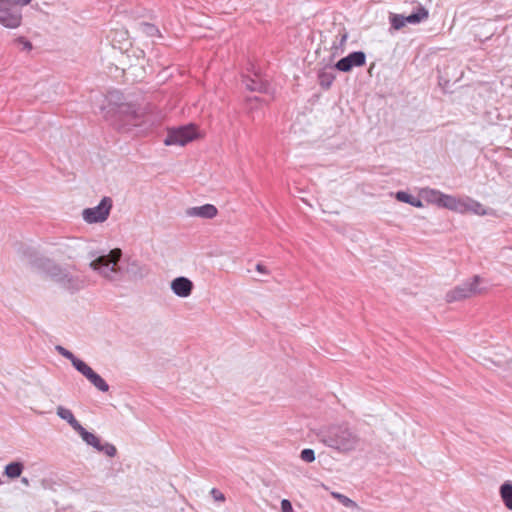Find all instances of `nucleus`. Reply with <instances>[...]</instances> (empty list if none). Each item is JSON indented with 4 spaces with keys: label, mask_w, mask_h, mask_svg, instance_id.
Listing matches in <instances>:
<instances>
[{
    "label": "nucleus",
    "mask_w": 512,
    "mask_h": 512,
    "mask_svg": "<svg viewBox=\"0 0 512 512\" xmlns=\"http://www.w3.org/2000/svg\"><path fill=\"white\" fill-rule=\"evenodd\" d=\"M98 113L112 126L122 131H130L142 125V115L133 104L127 102L119 91H110L94 100Z\"/></svg>",
    "instance_id": "1"
},
{
    "label": "nucleus",
    "mask_w": 512,
    "mask_h": 512,
    "mask_svg": "<svg viewBox=\"0 0 512 512\" xmlns=\"http://www.w3.org/2000/svg\"><path fill=\"white\" fill-rule=\"evenodd\" d=\"M325 446L342 454L355 451L361 443L358 433L348 425H332L319 434Z\"/></svg>",
    "instance_id": "2"
},
{
    "label": "nucleus",
    "mask_w": 512,
    "mask_h": 512,
    "mask_svg": "<svg viewBox=\"0 0 512 512\" xmlns=\"http://www.w3.org/2000/svg\"><path fill=\"white\" fill-rule=\"evenodd\" d=\"M122 251L119 248L100 254L92 259L89 267L103 280L116 282L122 278V269L119 265Z\"/></svg>",
    "instance_id": "3"
},
{
    "label": "nucleus",
    "mask_w": 512,
    "mask_h": 512,
    "mask_svg": "<svg viewBox=\"0 0 512 512\" xmlns=\"http://www.w3.org/2000/svg\"><path fill=\"white\" fill-rule=\"evenodd\" d=\"M32 0H0V25L15 30L23 24L21 8L29 5Z\"/></svg>",
    "instance_id": "4"
},
{
    "label": "nucleus",
    "mask_w": 512,
    "mask_h": 512,
    "mask_svg": "<svg viewBox=\"0 0 512 512\" xmlns=\"http://www.w3.org/2000/svg\"><path fill=\"white\" fill-rule=\"evenodd\" d=\"M41 269L53 281L60 283L64 288L70 290H79L83 287V281L72 275L66 270H62L54 265L50 260H46L41 264Z\"/></svg>",
    "instance_id": "5"
},
{
    "label": "nucleus",
    "mask_w": 512,
    "mask_h": 512,
    "mask_svg": "<svg viewBox=\"0 0 512 512\" xmlns=\"http://www.w3.org/2000/svg\"><path fill=\"white\" fill-rule=\"evenodd\" d=\"M199 137L200 135L197 127L192 124L177 128H170L168 129L167 136L164 139V145L185 146Z\"/></svg>",
    "instance_id": "6"
},
{
    "label": "nucleus",
    "mask_w": 512,
    "mask_h": 512,
    "mask_svg": "<svg viewBox=\"0 0 512 512\" xmlns=\"http://www.w3.org/2000/svg\"><path fill=\"white\" fill-rule=\"evenodd\" d=\"M419 196L422 200H424L427 204L435 205L439 208H445L451 211H455L457 209L456 201L457 197L449 194H445L440 190L433 188H422L419 191Z\"/></svg>",
    "instance_id": "7"
},
{
    "label": "nucleus",
    "mask_w": 512,
    "mask_h": 512,
    "mask_svg": "<svg viewBox=\"0 0 512 512\" xmlns=\"http://www.w3.org/2000/svg\"><path fill=\"white\" fill-rule=\"evenodd\" d=\"M480 282L481 278L474 276L471 280L447 292L445 296L446 301L452 303L482 293V289L479 287Z\"/></svg>",
    "instance_id": "8"
},
{
    "label": "nucleus",
    "mask_w": 512,
    "mask_h": 512,
    "mask_svg": "<svg viewBox=\"0 0 512 512\" xmlns=\"http://www.w3.org/2000/svg\"><path fill=\"white\" fill-rule=\"evenodd\" d=\"M112 206V199L103 197L97 206L84 209L82 218L88 224L103 223L108 219Z\"/></svg>",
    "instance_id": "9"
},
{
    "label": "nucleus",
    "mask_w": 512,
    "mask_h": 512,
    "mask_svg": "<svg viewBox=\"0 0 512 512\" xmlns=\"http://www.w3.org/2000/svg\"><path fill=\"white\" fill-rule=\"evenodd\" d=\"M511 353L506 348L490 349L481 356L482 364L498 373L509 364Z\"/></svg>",
    "instance_id": "10"
},
{
    "label": "nucleus",
    "mask_w": 512,
    "mask_h": 512,
    "mask_svg": "<svg viewBox=\"0 0 512 512\" xmlns=\"http://www.w3.org/2000/svg\"><path fill=\"white\" fill-rule=\"evenodd\" d=\"M429 17L428 10L422 6L417 5L415 11H413L410 15L404 16L401 14H390L389 20L391 23V27L394 30H400L407 24L416 25L425 21Z\"/></svg>",
    "instance_id": "11"
},
{
    "label": "nucleus",
    "mask_w": 512,
    "mask_h": 512,
    "mask_svg": "<svg viewBox=\"0 0 512 512\" xmlns=\"http://www.w3.org/2000/svg\"><path fill=\"white\" fill-rule=\"evenodd\" d=\"M454 212L460 214L473 213L479 216L488 214L487 209L478 201L473 200L469 197L459 198L457 197L456 206Z\"/></svg>",
    "instance_id": "12"
},
{
    "label": "nucleus",
    "mask_w": 512,
    "mask_h": 512,
    "mask_svg": "<svg viewBox=\"0 0 512 512\" xmlns=\"http://www.w3.org/2000/svg\"><path fill=\"white\" fill-rule=\"evenodd\" d=\"M366 62V55L362 51H356L353 53H350L348 56L340 59L336 64L335 67L339 71L342 72H348L353 67H361Z\"/></svg>",
    "instance_id": "13"
},
{
    "label": "nucleus",
    "mask_w": 512,
    "mask_h": 512,
    "mask_svg": "<svg viewBox=\"0 0 512 512\" xmlns=\"http://www.w3.org/2000/svg\"><path fill=\"white\" fill-rule=\"evenodd\" d=\"M194 288L193 282L184 276L174 278L170 282V289L173 294L179 298H188L191 296Z\"/></svg>",
    "instance_id": "14"
},
{
    "label": "nucleus",
    "mask_w": 512,
    "mask_h": 512,
    "mask_svg": "<svg viewBox=\"0 0 512 512\" xmlns=\"http://www.w3.org/2000/svg\"><path fill=\"white\" fill-rule=\"evenodd\" d=\"M78 372L85 376L98 390L107 392L109 385L106 381L86 363H79Z\"/></svg>",
    "instance_id": "15"
},
{
    "label": "nucleus",
    "mask_w": 512,
    "mask_h": 512,
    "mask_svg": "<svg viewBox=\"0 0 512 512\" xmlns=\"http://www.w3.org/2000/svg\"><path fill=\"white\" fill-rule=\"evenodd\" d=\"M189 217H199L203 219H213L218 214V209L213 204L190 207L186 210Z\"/></svg>",
    "instance_id": "16"
},
{
    "label": "nucleus",
    "mask_w": 512,
    "mask_h": 512,
    "mask_svg": "<svg viewBox=\"0 0 512 512\" xmlns=\"http://www.w3.org/2000/svg\"><path fill=\"white\" fill-rule=\"evenodd\" d=\"M499 495L503 505L512 511V480H506L500 485Z\"/></svg>",
    "instance_id": "17"
},
{
    "label": "nucleus",
    "mask_w": 512,
    "mask_h": 512,
    "mask_svg": "<svg viewBox=\"0 0 512 512\" xmlns=\"http://www.w3.org/2000/svg\"><path fill=\"white\" fill-rule=\"evenodd\" d=\"M24 463L21 461H12L5 465L3 474L9 479L19 478L24 471Z\"/></svg>",
    "instance_id": "18"
},
{
    "label": "nucleus",
    "mask_w": 512,
    "mask_h": 512,
    "mask_svg": "<svg viewBox=\"0 0 512 512\" xmlns=\"http://www.w3.org/2000/svg\"><path fill=\"white\" fill-rule=\"evenodd\" d=\"M57 415L67 421L70 426L75 430L77 431L82 425L76 420V418L74 417L72 411L70 409H67L63 406H59L57 408Z\"/></svg>",
    "instance_id": "19"
},
{
    "label": "nucleus",
    "mask_w": 512,
    "mask_h": 512,
    "mask_svg": "<svg viewBox=\"0 0 512 512\" xmlns=\"http://www.w3.org/2000/svg\"><path fill=\"white\" fill-rule=\"evenodd\" d=\"M243 82L245 87L250 91L267 92L268 84L260 78L245 77Z\"/></svg>",
    "instance_id": "20"
},
{
    "label": "nucleus",
    "mask_w": 512,
    "mask_h": 512,
    "mask_svg": "<svg viewBox=\"0 0 512 512\" xmlns=\"http://www.w3.org/2000/svg\"><path fill=\"white\" fill-rule=\"evenodd\" d=\"M76 432H78L86 444L94 447L97 450L101 441L95 434L88 432L83 426H81Z\"/></svg>",
    "instance_id": "21"
},
{
    "label": "nucleus",
    "mask_w": 512,
    "mask_h": 512,
    "mask_svg": "<svg viewBox=\"0 0 512 512\" xmlns=\"http://www.w3.org/2000/svg\"><path fill=\"white\" fill-rule=\"evenodd\" d=\"M56 350L63 356L65 357L66 359L70 360L73 367L78 370V367H79V363H85L84 361H82L81 359L75 357L73 355L72 352H70L69 350L65 349L64 347L62 346H57L56 347Z\"/></svg>",
    "instance_id": "22"
},
{
    "label": "nucleus",
    "mask_w": 512,
    "mask_h": 512,
    "mask_svg": "<svg viewBox=\"0 0 512 512\" xmlns=\"http://www.w3.org/2000/svg\"><path fill=\"white\" fill-rule=\"evenodd\" d=\"M335 76L330 72L322 71L319 73V84L323 87L328 89L332 82L334 81Z\"/></svg>",
    "instance_id": "23"
},
{
    "label": "nucleus",
    "mask_w": 512,
    "mask_h": 512,
    "mask_svg": "<svg viewBox=\"0 0 512 512\" xmlns=\"http://www.w3.org/2000/svg\"><path fill=\"white\" fill-rule=\"evenodd\" d=\"M331 495H332V497L337 499L341 504H343L346 507H356L357 506L353 500H351L350 498H348L347 496H345L343 494H340L338 492H332Z\"/></svg>",
    "instance_id": "24"
},
{
    "label": "nucleus",
    "mask_w": 512,
    "mask_h": 512,
    "mask_svg": "<svg viewBox=\"0 0 512 512\" xmlns=\"http://www.w3.org/2000/svg\"><path fill=\"white\" fill-rule=\"evenodd\" d=\"M97 451L105 453L109 457H114L116 455V447L110 443H105L99 445Z\"/></svg>",
    "instance_id": "25"
},
{
    "label": "nucleus",
    "mask_w": 512,
    "mask_h": 512,
    "mask_svg": "<svg viewBox=\"0 0 512 512\" xmlns=\"http://www.w3.org/2000/svg\"><path fill=\"white\" fill-rule=\"evenodd\" d=\"M300 458L306 463H312L315 460V452L310 448L303 449L300 453Z\"/></svg>",
    "instance_id": "26"
},
{
    "label": "nucleus",
    "mask_w": 512,
    "mask_h": 512,
    "mask_svg": "<svg viewBox=\"0 0 512 512\" xmlns=\"http://www.w3.org/2000/svg\"><path fill=\"white\" fill-rule=\"evenodd\" d=\"M499 374L506 380L512 381V357L509 360V364L504 367Z\"/></svg>",
    "instance_id": "27"
},
{
    "label": "nucleus",
    "mask_w": 512,
    "mask_h": 512,
    "mask_svg": "<svg viewBox=\"0 0 512 512\" xmlns=\"http://www.w3.org/2000/svg\"><path fill=\"white\" fill-rule=\"evenodd\" d=\"M412 195H410L409 193L405 192V191H398L396 194H395V198L400 201V202H404V203H408V204H411L412 202Z\"/></svg>",
    "instance_id": "28"
},
{
    "label": "nucleus",
    "mask_w": 512,
    "mask_h": 512,
    "mask_svg": "<svg viewBox=\"0 0 512 512\" xmlns=\"http://www.w3.org/2000/svg\"><path fill=\"white\" fill-rule=\"evenodd\" d=\"M347 39H348V34L346 32L341 33L339 35V45L334 46V49L340 50L341 52H343V48L347 42Z\"/></svg>",
    "instance_id": "29"
},
{
    "label": "nucleus",
    "mask_w": 512,
    "mask_h": 512,
    "mask_svg": "<svg viewBox=\"0 0 512 512\" xmlns=\"http://www.w3.org/2000/svg\"><path fill=\"white\" fill-rule=\"evenodd\" d=\"M210 493L215 501L224 502L226 499L225 495L216 488H213Z\"/></svg>",
    "instance_id": "30"
},
{
    "label": "nucleus",
    "mask_w": 512,
    "mask_h": 512,
    "mask_svg": "<svg viewBox=\"0 0 512 512\" xmlns=\"http://www.w3.org/2000/svg\"><path fill=\"white\" fill-rule=\"evenodd\" d=\"M281 511L282 512H294L292 504L288 499H283L281 501Z\"/></svg>",
    "instance_id": "31"
},
{
    "label": "nucleus",
    "mask_w": 512,
    "mask_h": 512,
    "mask_svg": "<svg viewBox=\"0 0 512 512\" xmlns=\"http://www.w3.org/2000/svg\"><path fill=\"white\" fill-rule=\"evenodd\" d=\"M410 205L417 207V208H422L424 206L422 200L418 199L416 197H412V202Z\"/></svg>",
    "instance_id": "32"
},
{
    "label": "nucleus",
    "mask_w": 512,
    "mask_h": 512,
    "mask_svg": "<svg viewBox=\"0 0 512 512\" xmlns=\"http://www.w3.org/2000/svg\"><path fill=\"white\" fill-rule=\"evenodd\" d=\"M256 270L259 272V273H263V274H268L269 271L267 270V268L262 265V264H257L256 265Z\"/></svg>",
    "instance_id": "33"
},
{
    "label": "nucleus",
    "mask_w": 512,
    "mask_h": 512,
    "mask_svg": "<svg viewBox=\"0 0 512 512\" xmlns=\"http://www.w3.org/2000/svg\"><path fill=\"white\" fill-rule=\"evenodd\" d=\"M132 52H133V56L136 57L137 59L144 58V52L142 50H136V51H132Z\"/></svg>",
    "instance_id": "34"
},
{
    "label": "nucleus",
    "mask_w": 512,
    "mask_h": 512,
    "mask_svg": "<svg viewBox=\"0 0 512 512\" xmlns=\"http://www.w3.org/2000/svg\"><path fill=\"white\" fill-rule=\"evenodd\" d=\"M21 482H22V484H24V485H26V486H28V485H29V480H28V478H26V477L22 478V479H21Z\"/></svg>",
    "instance_id": "35"
}]
</instances>
